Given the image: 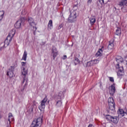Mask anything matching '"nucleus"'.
<instances>
[{"label": "nucleus", "mask_w": 127, "mask_h": 127, "mask_svg": "<svg viewBox=\"0 0 127 127\" xmlns=\"http://www.w3.org/2000/svg\"><path fill=\"white\" fill-rule=\"evenodd\" d=\"M75 63H76L78 64V63H80V60L77 58H75V61H74Z\"/></svg>", "instance_id": "29"}, {"label": "nucleus", "mask_w": 127, "mask_h": 127, "mask_svg": "<svg viewBox=\"0 0 127 127\" xmlns=\"http://www.w3.org/2000/svg\"><path fill=\"white\" fill-rule=\"evenodd\" d=\"M7 127H9V125H8V126Z\"/></svg>", "instance_id": "39"}, {"label": "nucleus", "mask_w": 127, "mask_h": 127, "mask_svg": "<svg viewBox=\"0 0 127 127\" xmlns=\"http://www.w3.org/2000/svg\"><path fill=\"white\" fill-rule=\"evenodd\" d=\"M109 79H110V81L111 82H112V83H113V82H114V77H109Z\"/></svg>", "instance_id": "30"}, {"label": "nucleus", "mask_w": 127, "mask_h": 127, "mask_svg": "<svg viewBox=\"0 0 127 127\" xmlns=\"http://www.w3.org/2000/svg\"><path fill=\"white\" fill-rule=\"evenodd\" d=\"M22 22L21 19H19L14 25L15 27L16 28H20Z\"/></svg>", "instance_id": "14"}, {"label": "nucleus", "mask_w": 127, "mask_h": 127, "mask_svg": "<svg viewBox=\"0 0 127 127\" xmlns=\"http://www.w3.org/2000/svg\"><path fill=\"white\" fill-rule=\"evenodd\" d=\"M27 58V52L25 51L23 53L21 60H23L24 61H26Z\"/></svg>", "instance_id": "23"}, {"label": "nucleus", "mask_w": 127, "mask_h": 127, "mask_svg": "<svg viewBox=\"0 0 127 127\" xmlns=\"http://www.w3.org/2000/svg\"><path fill=\"white\" fill-rule=\"evenodd\" d=\"M22 14H23V15H24V14H25V9H24L22 11Z\"/></svg>", "instance_id": "32"}, {"label": "nucleus", "mask_w": 127, "mask_h": 127, "mask_svg": "<svg viewBox=\"0 0 127 127\" xmlns=\"http://www.w3.org/2000/svg\"><path fill=\"white\" fill-rule=\"evenodd\" d=\"M125 60L126 64V65H127V54L125 57Z\"/></svg>", "instance_id": "31"}, {"label": "nucleus", "mask_w": 127, "mask_h": 127, "mask_svg": "<svg viewBox=\"0 0 127 127\" xmlns=\"http://www.w3.org/2000/svg\"><path fill=\"white\" fill-rule=\"evenodd\" d=\"M52 51V54L53 55V58L54 59H55L58 53V52L57 51V49H56V48H53Z\"/></svg>", "instance_id": "18"}, {"label": "nucleus", "mask_w": 127, "mask_h": 127, "mask_svg": "<svg viewBox=\"0 0 127 127\" xmlns=\"http://www.w3.org/2000/svg\"><path fill=\"white\" fill-rule=\"evenodd\" d=\"M53 28V22L52 20H50L48 23V30H51Z\"/></svg>", "instance_id": "19"}, {"label": "nucleus", "mask_w": 127, "mask_h": 127, "mask_svg": "<svg viewBox=\"0 0 127 127\" xmlns=\"http://www.w3.org/2000/svg\"><path fill=\"white\" fill-rule=\"evenodd\" d=\"M21 68H27V66H26V62H21Z\"/></svg>", "instance_id": "26"}, {"label": "nucleus", "mask_w": 127, "mask_h": 127, "mask_svg": "<svg viewBox=\"0 0 127 127\" xmlns=\"http://www.w3.org/2000/svg\"><path fill=\"white\" fill-rule=\"evenodd\" d=\"M63 98H64V94H63V92H60L58 94V96L57 97V99H58V100H62Z\"/></svg>", "instance_id": "21"}, {"label": "nucleus", "mask_w": 127, "mask_h": 127, "mask_svg": "<svg viewBox=\"0 0 127 127\" xmlns=\"http://www.w3.org/2000/svg\"><path fill=\"white\" fill-rule=\"evenodd\" d=\"M14 34H15V30L12 29L9 32L6 39L5 40L4 45H6V46H8V45H9V42L12 40V37L14 36ZM8 41L9 42L7 43Z\"/></svg>", "instance_id": "4"}, {"label": "nucleus", "mask_w": 127, "mask_h": 127, "mask_svg": "<svg viewBox=\"0 0 127 127\" xmlns=\"http://www.w3.org/2000/svg\"><path fill=\"white\" fill-rule=\"evenodd\" d=\"M67 59V56L66 55L64 56V57H63V59L64 60H65V59Z\"/></svg>", "instance_id": "34"}, {"label": "nucleus", "mask_w": 127, "mask_h": 127, "mask_svg": "<svg viewBox=\"0 0 127 127\" xmlns=\"http://www.w3.org/2000/svg\"><path fill=\"white\" fill-rule=\"evenodd\" d=\"M106 119L108 122H111L112 123H114V124H118L119 122V119H118V117H113L110 115H106Z\"/></svg>", "instance_id": "7"}, {"label": "nucleus", "mask_w": 127, "mask_h": 127, "mask_svg": "<svg viewBox=\"0 0 127 127\" xmlns=\"http://www.w3.org/2000/svg\"><path fill=\"white\" fill-rule=\"evenodd\" d=\"M97 3L99 6L102 7V6H103V4L105 3V1L104 0H99L97 1Z\"/></svg>", "instance_id": "24"}, {"label": "nucleus", "mask_w": 127, "mask_h": 127, "mask_svg": "<svg viewBox=\"0 0 127 127\" xmlns=\"http://www.w3.org/2000/svg\"><path fill=\"white\" fill-rule=\"evenodd\" d=\"M101 61V59L98 58L97 59L91 60L88 62L86 64L87 67H91V66H94L96 64H99V63Z\"/></svg>", "instance_id": "10"}, {"label": "nucleus", "mask_w": 127, "mask_h": 127, "mask_svg": "<svg viewBox=\"0 0 127 127\" xmlns=\"http://www.w3.org/2000/svg\"><path fill=\"white\" fill-rule=\"evenodd\" d=\"M127 0H121L119 2V6H123L121 9L123 12H127V8L125 7V5H127Z\"/></svg>", "instance_id": "11"}, {"label": "nucleus", "mask_w": 127, "mask_h": 127, "mask_svg": "<svg viewBox=\"0 0 127 127\" xmlns=\"http://www.w3.org/2000/svg\"><path fill=\"white\" fill-rule=\"evenodd\" d=\"M14 121V119L13 118V116H12V114L11 113H9L8 121L9 122V126H10V123H11V122H13Z\"/></svg>", "instance_id": "16"}, {"label": "nucleus", "mask_w": 127, "mask_h": 127, "mask_svg": "<svg viewBox=\"0 0 127 127\" xmlns=\"http://www.w3.org/2000/svg\"><path fill=\"white\" fill-rule=\"evenodd\" d=\"M116 34L117 35H120L121 34V29L120 28H118L116 30Z\"/></svg>", "instance_id": "28"}, {"label": "nucleus", "mask_w": 127, "mask_h": 127, "mask_svg": "<svg viewBox=\"0 0 127 127\" xmlns=\"http://www.w3.org/2000/svg\"><path fill=\"white\" fill-rule=\"evenodd\" d=\"M89 21L91 25H94V24H95V23H96V17L95 16H92L89 18Z\"/></svg>", "instance_id": "15"}, {"label": "nucleus", "mask_w": 127, "mask_h": 127, "mask_svg": "<svg viewBox=\"0 0 127 127\" xmlns=\"http://www.w3.org/2000/svg\"><path fill=\"white\" fill-rule=\"evenodd\" d=\"M61 27H62L61 25H60L59 27V28H61Z\"/></svg>", "instance_id": "37"}, {"label": "nucleus", "mask_w": 127, "mask_h": 127, "mask_svg": "<svg viewBox=\"0 0 127 127\" xmlns=\"http://www.w3.org/2000/svg\"><path fill=\"white\" fill-rule=\"evenodd\" d=\"M109 93L110 95L113 96L115 93H116V87H115V83L112 84L109 88Z\"/></svg>", "instance_id": "13"}, {"label": "nucleus", "mask_w": 127, "mask_h": 127, "mask_svg": "<svg viewBox=\"0 0 127 127\" xmlns=\"http://www.w3.org/2000/svg\"><path fill=\"white\" fill-rule=\"evenodd\" d=\"M116 62H117L118 64L116 65V68L119 69L117 75L118 77H121V76L124 75V67L121 66L122 63L124 62V59L121 56H118L116 58Z\"/></svg>", "instance_id": "1"}, {"label": "nucleus", "mask_w": 127, "mask_h": 127, "mask_svg": "<svg viewBox=\"0 0 127 127\" xmlns=\"http://www.w3.org/2000/svg\"><path fill=\"white\" fill-rule=\"evenodd\" d=\"M77 20V13L76 10H73L70 13V15L69 16L68 18V22H75Z\"/></svg>", "instance_id": "5"}, {"label": "nucleus", "mask_w": 127, "mask_h": 127, "mask_svg": "<svg viewBox=\"0 0 127 127\" xmlns=\"http://www.w3.org/2000/svg\"><path fill=\"white\" fill-rule=\"evenodd\" d=\"M16 68V65H14L10 66V67L7 71V75L9 77V78H12L14 76V69Z\"/></svg>", "instance_id": "8"}, {"label": "nucleus", "mask_w": 127, "mask_h": 127, "mask_svg": "<svg viewBox=\"0 0 127 127\" xmlns=\"http://www.w3.org/2000/svg\"><path fill=\"white\" fill-rule=\"evenodd\" d=\"M36 109H37L36 104H33L30 108V111H31V112H33V111H36Z\"/></svg>", "instance_id": "22"}, {"label": "nucleus", "mask_w": 127, "mask_h": 127, "mask_svg": "<svg viewBox=\"0 0 127 127\" xmlns=\"http://www.w3.org/2000/svg\"><path fill=\"white\" fill-rule=\"evenodd\" d=\"M88 127H93V125H89Z\"/></svg>", "instance_id": "36"}, {"label": "nucleus", "mask_w": 127, "mask_h": 127, "mask_svg": "<svg viewBox=\"0 0 127 127\" xmlns=\"http://www.w3.org/2000/svg\"><path fill=\"white\" fill-rule=\"evenodd\" d=\"M104 50V47H102V48L99 49L96 53V56H102L103 55V51Z\"/></svg>", "instance_id": "20"}, {"label": "nucleus", "mask_w": 127, "mask_h": 127, "mask_svg": "<svg viewBox=\"0 0 127 127\" xmlns=\"http://www.w3.org/2000/svg\"><path fill=\"white\" fill-rule=\"evenodd\" d=\"M44 44H45V42H43V45H44Z\"/></svg>", "instance_id": "38"}, {"label": "nucleus", "mask_w": 127, "mask_h": 127, "mask_svg": "<svg viewBox=\"0 0 127 127\" xmlns=\"http://www.w3.org/2000/svg\"><path fill=\"white\" fill-rule=\"evenodd\" d=\"M114 47H115V45L114 44V41H111L109 42V44L108 46V49L109 50H112V49H114Z\"/></svg>", "instance_id": "17"}, {"label": "nucleus", "mask_w": 127, "mask_h": 127, "mask_svg": "<svg viewBox=\"0 0 127 127\" xmlns=\"http://www.w3.org/2000/svg\"><path fill=\"white\" fill-rule=\"evenodd\" d=\"M4 15V11L1 10L0 11V21L2 20V18H3V16Z\"/></svg>", "instance_id": "25"}, {"label": "nucleus", "mask_w": 127, "mask_h": 127, "mask_svg": "<svg viewBox=\"0 0 127 127\" xmlns=\"http://www.w3.org/2000/svg\"><path fill=\"white\" fill-rule=\"evenodd\" d=\"M108 102L109 110L111 111H115L116 105L115 104V101H114V98H113V97H109Z\"/></svg>", "instance_id": "6"}, {"label": "nucleus", "mask_w": 127, "mask_h": 127, "mask_svg": "<svg viewBox=\"0 0 127 127\" xmlns=\"http://www.w3.org/2000/svg\"><path fill=\"white\" fill-rule=\"evenodd\" d=\"M28 21L30 25L31 26V29H32V30H33L34 33H35V31L37 30V28L36 27V23L34 22L33 18L31 17L28 18Z\"/></svg>", "instance_id": "9"}, {"label": "nucleus", "mask_w": 127, "mask_h": 127, "mask_svg": "<svg viewBox=\"0 0 127 127\" xmlns=\"http://www.w3.org/2000/svg\"><path fill=\"white\" fill-rule=\"evenodd\" d=\"M62 101L61 100H59L57 102L56 106L57 107H62Z\"/></svg>", "instance_id": "27"}, {"label": "nucleus", "mask_w": 127, "mask_h": 127, "mask_svg": "<svg viewBox=\"0 0 127 127\" xmlns=\"http://www.w3.org/2000/svg\"><path fill=\"white\" fill-rule=\"evenodd\" d=\"M100 89H103V86H102V83H100Z\"/></svg>", "instance_id": "35"}, {"label": "nucleus", "mask_w": 127, "mask_h": 127, "mask_svg": "<svg viewBox=\"0 0 127 127\" xmlns=\"http://www.w3.org/2000/svg\"><path fill=\"white\" fill-rule=\"evenodd\" d=\"M42 125V117H39L33 120L30 127H41Z\"/></svg>", "instance_id": "3"}, {"label": "nucleus", "mask_w": 127, "mask_h": 127, "mask_svg": "<svg viewBox=\"0 0 127 127\" xmlns=\"http://www.w3.org/2000/svg\"><path fill=\"white\" fill-rule=\"evenodd\" d=\"M47 96H46L44 99L41 102L40 105L39 106V109L41 112H42L45 109V104L47 102Z\"/></svg>", "instance_id": "12"}, {"label": "nucleus", "mask_w": 127, "mask_h": 127, "mask_svg": "<svg viewBox=\"0 0 127 127\" xmlns=\"http://www.w3.org/2000/svg\"><path fill=\"white\" fill-rule=\"evenodd\" d=\"M21 75L23 78V81L21 83L22 85H23V89L21 90V92H23V91H24V89H25V87L27 86V85L28 84V81L27 79H26V75H27L28 73V68H21Z\"/></svg>", "instance_id": "2"}, {"label": "nucleus", "mask_w": 127, "mask_h": 127, "mask_svg": "<svg viewBox=\"0 0 127 127\" xmlns=\"http://www.w3.org/2000/svg\"><path fill=\"white\" fill-rule=\"evenodd\" d=\"M92 0H88L87 3H88V4L92 3Z\"/></svg>", "instance_id": "33"}]
</instances>
